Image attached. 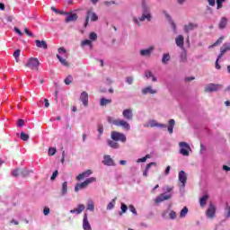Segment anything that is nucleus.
<instances>
[{
  "label": "nucleus",
  "mask_w": 230,
  "mask_h": 230,
  "mask_svg": "<svg viewBox=\"0 0 230 230\" xmlns=\"http://www.w3.org/2000/svg\"><path fill=\"white\" fill-rule=\"evenodd\" d=\"M92 182H96V177H91L86 179L84 182L77 183L75 186V191L77 193V191H80V190H85V188L92 184Z\"/></svg>",
  "instance_id": "nucleus-1"
},
{
  "label": "nucleus",
  "mask_w": 230,
  "mask_h": 230,
  "mask_svg": "<svg viewBox=\"0 0 230 230\" xmlns=\"http://www.w3.org/2000/svg\"><path fill=\"white\" fill-rule=\"evenodd\" d=\"M40 66V62L37 58H30L25 65V67H29L32 71H39V66Z\"/></svg>",
  "instance_id": "nucleus-2"
},
{
  "label": "nucleus",
  "mask_w": 230,
  "mask_h": 230,
  "mask_svg": "<svg viewBox=\"0 0 230 230\" xmlns=\"http://www.w3.org/2000/svg\"><path fill=\"white\" fill-rule=\"evenodd\" d=\"M224 85L220 84H208L205 86V93H217Z\"/></svg>",
  "instance_id": "nucleus-3"
},
{
  "label": "nucleus",
  "mask_w": 230,
  "mask_h": 230,
  "mask_svg": "<svg viewBox=\"0 0 230 230\" xmlns=\"http://www.w3.org/2000/svg\"><path fill=\"white\" fill-rule=\"evenodd\" d=\"M111 139L113 141H120L121 143H127V136L123 133H119L118 131L111 132Z\"/></svg>",
  "instance_id": "nucleus-4"
},
{
  "label": "nucleus",
  "mask_w": 230,
  "mask_h": 230,
  "mask_svg": "<svg viewBox=\"0 0 230 230\" xmlns=\"http://www.w3.org/2000/svg\"><path fill=\"white\" fill-rule=\"evenodd\" d=\"M179 146L181 147L180 154H181V155H184L185 157H188L190 155V152L188 150H191L190 144L186 142H180Z\"/></svg>",
  "instance_id": "nucleus-5"
},
{
  "label": "nucleus",
  "mask_w": 230,
  "mask_h": 230,
  "mask_svg": "<svg viewBox=\"0 0 230 230\" xmlns=\"http://www.w3.org/2000/svg\"><path fill=\"white\" fill-rule=\"evenodd\" d=\"M152 21V15H150V13H143L142 16L140 18H136L133 17V21L135 22V24H137V26H139V22H143L144 21Z\"/></svg>",
  "instance_id": "nucleus-6"
},
{
  "label": "nucleus",
  "mask_w": 230,
  "mask_h": 230,
  "mask_svg": "<svg viewBox=\"0 0 230 230\" xmlns=\"http://www.w3.org/2000/svg\"><path fill=\"white\" fill-rule=\"evenodd\" d=\"M216 213H217V208L215 207V205H213V203H210L208 208L206 211V215L208 218H215Z\"/></svg>",
  "instance_id": "nucleus-7"
},
{
  "label": "nucleus",
  "mask_w": 230,
  "mask_h": 230,
  "mask_svg": "<svg viewBox=\"0 0 230 230\" xmlns=\"http://www.w3.org/2000/svg\"><path fill=\"white\" fill-rule=\"evenodd\" d=\"M89 19H91V21L93 22L98 21V15L93 13V11H88L85 18V22H84L85 28L89 24Z\"/></svg>",
  "instance_id": "nucleus-8"
},
{
  "label": "nucleus",
  "mask_w": 230,
  "mask_h": 230,
  "mask_svg": "<svg viewBox=\"0 0 230 230\" xmlns=\"http://www.w3.org/2000/svg\"><path fill=\"white\" fill-rule=\"evenodd\" d=\"M122 116L127 119V121H132L134 119V113L132 109H126L122 111Z\"/></svg>",
  "instance_id": "nucleus-9"
},
{
  "label": "nucleus",
  "mask_w": 230,
  "mask_h": 230,
  "mask_svg": "<svg viewBox=\"0 0 230 230\" xmlns=\"http://www.w3.org/2000/svg\"><path fill=\"white\" fill-rule=\"evenodd\" d=\"M116 127H121L124 130H130V124L127 122V120H123L120 119H118V121L116 122Z\"/></svg>",
  "instance_id": "nucleus-10"
},
{
  "label": "nucleus",
  "mask_w": 230,
  "mask_h": 230,
  "mask_svg": "<svg viewBox=\"0 0 230 230\" xmlns=\"http://www.w3.org/2000/svg\"><path fill=\"white\" fill-rule=\"evenodd\" d=\"M178 179L181 183L182 188H184V186H186V181H188V176L186 175V172L184 171H180L178 174Z\"/></svg>",
  "instance_id": "nucleus-11"
},
{
  "label": "nucleus",
  "mask_w": 230,
  "mask_h": 230,
  "mask_svg": "<svg viewBox=\"0 0 230 230\" xmlns=\"http://www.w3.org/2000/svg\"><path fill=\"white\" fill-rule=\"evenodd\" d=\"M102 164L105 166H116L114 160L112 158H111V155H106L103 156Z\"/></svg>",
  "instance_id": "nucleus-12"
},
{
  "label": "nucleus",
  "mask_w": 230,
  "mask_h": 230,
  "mask_svg": "<svg viewBox=\"0 0 230 230\" xmlns=\"http://www.w3.org/2000/svg\"><path fill=\"white\" fill-rule=\"evenodd\" d=\"M197 28H199L198 23L190 22V23L184 25L183 29H184L185 33H190V31H193V30H197Z\"/></svg>",
  "instance_id": "nucleus-13"
},
{
  "label": "nucleus",
  "mask_w": 230,
  "mask_h": 230,
  "mask_svg": "<svg viewBox=\"0 0 230 230\" xmlns=\"http://www.w3.org/2000/svg\"><path fill=\"white\" fill-rule=\"evenodd\" d=\"M80 101L82 102L84 107H87V105H89V94L87 93V92H83L81 93Z\"/></svg>",
  "instance_id": "nucleus-14"
},
{
  "label": "nucleus",
  "mask_w": 230,
  "mask_h": 230,
  "mask_svg": "<svg viewBox=\"0 0 230 230\" xmlns=\"http://www.w3.org/2000/svg\"><path fill=\"white\" fill-rule=\"evenodd\" d=\"M83 229L84 230H92L91 223H89V217H87V214L84 215L83 218Z\"/></svg>",
  "instance_id": "nucleus-15"
},
{
  "label": "nucleus",
  "mask_w": 230,
  "mask_h": 230,
  "mask_svg": "<svg viewBox=\"0 0 230 230\" xmlns=\"http://www.w3.org/2000/svg\"><path fill=\"white\" fill-rule=\"evenodd\" d=\"M170 199H172V195L160 194L155 199V203L156 204H161V202H164V200H170Z\"/></svg>",
  "instance_id": "nucleus-16"
},
{
  "label": "nucleus",
  "mask_w": 230,
  "mask_h": 230,
  "mask_svg": "<svg viewBox=\"0 0 230 230\" xmlns=\"http://www.w3.org/2000/svg\"><path fill=\"white\" fill-rule=\"evenodd\" d=\"M90 175H93V171L91 169H88L84 171V172L80 173L76 176V181H80L81 179H85L89 177Z\"/></svg>",
  "instance_id": "nucleus-17"
},
{
  "label": "nucleus",
  "mask_w": 230,
  "mask_h": 230,
  "mask_svg": "<svg viewBox=\"0 0 230 230\" xmlns=\"http://www.w3.org/2000/svg\"><path fill=\"white\" fill-rule=\"evenodd\" d=\"M175 42H176V46H178V48H181V49H184V37L182 35H179L175 39Z\"/></svg>",
  "instance_id": "nucleus-18"
},
{
  "label": "nucleus",
  "mask_w": 230,
  "mask_h": 230,
  "mask_svg": "<svg viewBox=\"0 0 230 230\" xmlns=\"http://www.w3.org/2000/svg\"><path fill=\"white\" fill-rule=\"evenodd\" d=\"M84 209H85V205L79 204L76 208L70 210V213H72V214L76 213L77 215H80V213L84 211Z\"/></svg>",
  "instance_id": "nucleus-19"
},
{
  "label": "nucleus",
  "mask_w": 230,
  "mask_h": 230,
  "mask_svg": "<svg viewBox=\"0 0 230 230\" xmlns=\"http://www.w3.org/2000/svg\"><path fill=\"white\" fill-rule=\"evenodd\" d=\"M152 51H154V47H149L148 49L140 50V55L142 57H150L152 55Z\"/></svg>",
  "instance_id": "nucleus-20"
},
{
  "label": "nucleus",
  "mask_w": 230,
  "mask_h": 230,
  "mask_svg": "<svg viewBox=\"0 0 230 230\" xmlns=\"http://www.w3.org/2000/svg\"><path fill=\"white\" fill-rule=\"evenodd\" d=\"M227 22H229V20L226 17H222L218 24L219 30H226Z\"/></svg>",
  "instance_id": "nucleus-21"
},
{
  "label": "nucleus",
  "mask_w": 230,
  "mask_h": 230,
  "mask_svg": "<svg viewBox=\"0 0 230 230\" xmlns=\"http://www.w3.org/2000/svg\"><path fill=\"white\" fill-rule=\"evenodd\" d=\"M152 166H157V164L155 162H151L146 164V170L143 172V176L144 177H148V170L152 168Z\"/></svg>",
  "instance_id": "nucleus-22"
},
{
  "label": "nucleus",
  "mask_w": 230,
  "mask_h": 230,
  "mask_svg": "<svg viewBox=\"0 0 230 230\" xmlns=\"http://www.w3.org/2000/svg\"><path fill=\"white\" fill-rule=\"evenodd\" d=\"M156 93L157 91L152 89V86H147L142 90V94H155Z\"/></svg>",
  "instance_id": "nucleus-23"
},
{
  "label": "nucleus",
  "mask_w": 230,
  "mask_h": 230,
  "mask_svg": "<svg viewBox=\"0 0 230 230\" xmlns=\"http://www.w3.org/2000/svg\"><path fill=\"white\" fill-rule=\"evenodd\" d=\"M209 199V195L205 194L203 197L199 199V205L201 208H204L206 204H208V200Z\"/></svg>",
  "instance_id": "nucleus-24"
},
{
  "label": "nucleus",
  "mask_w": 230,
  "mask_h": 230,
  "mask_svg": "<svg viewBox=\"0 0 230 230\" xmlns=\"http://www.w3.org/2000/svg\"><path fill=\"white\" fill-rule=\"evenodd\" d=\"M35 42H36L37 48H41L42 49H48V43H46V41L44 40L40 41L39 40H36Z\"/></svg>",
  "instance_id": "nucleus-25"
},
{
  "label": "nucleus",
  "mask_w": 230,
  "mask_h": 230,
  "mask_svg": "<svg viewBox=\"0 0 230 230\" xmlns=\"http://www.w3.org/2000/svg\"><path fill=\"white\" fill-rule=\"evenodd\" d=\"M76 19H78V15L76 13H69L65 19V22H71L73 21H76Z\"/></svg>",
  "instance_id": "nucleus-26"
},
{
  "label": "nucleus",
  "mask_w": 230,
  "mask_h": 230,
  "mask_svg": "<svg viewBox=\"0 0 230 230\" xmlns=\"http://www.w3.org/2000/svg\"><path fill=\"white\" fill-rule=\"evenodd\" d=\"M168 132L169 134H173V127H175V119H171L168 122Z\"/></svg>",
  "instance_id": "nucleus-27"
},
{
  "label": "nucleus",
  "mask_w": 230,
  "mask_h": 230,
  "mask_svg": "<svg viewBox=\"0 0 230 230\" xmlns=\"http://www.w3.org/2000/svg\"><path fill=\"white\" fill-rule=\"evenodd\" d=\"M227 51H229V49H227L226 44H224L223 47H221V49H220V53L217 56L218 58H222V57H224V55H226V53H227Z\"/></svg>",
  "instance_id": "nucleus-28"
},
{
  "label": "nucleus",
  "mask_w": 230,
  "mask_h": 230,
  "mask_svg": "<svg viewBox=\"0 0 230 230\" xmlns=\"http://www.w3.org/2000/svg\"><path fill=\"white\" fill-rule=\"evenodd\" d=\"M149 126L152 127V128H154V127H160L161 128H166V125L159 124L155 120L149 121Z\"/></svg>",
  "instance_id": "nucleus-29"
},
{
  "label": "nucleus",
  "mask_w": 230,
  "mask_h": 230,
  "mask_svg": "<svg viewBox=\"0 0 230 230\" xmlns=\"http://www.w3.org/2000/svg\"><path fill=\"white\" fill-rule=\"evenodd\" d=\"M110 103H112V100L105 99V98L101 99V102H100L101 107H105V106L109 105Z\"/></svg>",
  "instance_id": "nucleus-30"
},
{
  "label": "nucleus",
  "mask_w": 230,
  "mask_h": 230,
  "mask_svg": "<svg viewBox=\"0 0 230 230\" xmlns=\"http://www.w3.org/2000/svg\"><path fill=\"white\" fill-rule=\"evenodd\" d=\"M108 146L114 149L119 148V144H118V141L115 140H108Z\"/></svg>",
  "instance_id": "nucleus-31"
},
{
  "label": "nucleus",
  "mask_w": 230,
  "mask_h": 230,
  "mask_svg": "<svg viewBox=\"0 0 230 230\" xmlns=\"http://www.w3.org/2000/svg\"><path fill=\"white\" fill-rule=\"evenodd\" d=\"M56 57L59 60L60 64H62L66 67H69V63L66 59L62 58L60 55L57 54Z\"/></svg>",
  "instance_id": "nucleus-32"
},
{
  "label": "nucleus",
  "mask_w": 230,
  "mask_h": 230,
  "mask_svg": "<svg viewBox=\"0 0 230 230\" xmlns=\"http://www.w3.org/2000/svg\"><path fill=\"white\" fill-rule=\"evenodd\" d=\"M172 58L170 57V54L169 53H165V54H164L163 55V57H162V62L164 63V64H168V62H170V59H171Z\"/></svg>",
  "instance_id": "nucleus-33"
},
{
  "label": "nucleus",
  "mask_w": 230,
  "mask_h": 230,
  "mask_svg": "<svg viewBox=\"0 0 230 230\" xmlns=\"http://www.w3.org/2000/svg\"><path fill=\"white\" fill-rule=\"evenodd\" d=\"M180 58H181L180 59L181 62H186L188 60L185 49H182V52H181V54L180 56Z\"/></svg>",
  "instance_id": "nucleus-34"
},
{
  "label": "nucleus",
  "mask_w": 230,
  "mask_h": 230,
  "mask_svg": "<svg viewBox=\"0 0 230 230\" xmlns=\"http://www.w3.org/2000/svg\"><path fill=\"white\" fill-rule=\"evenodd\" d=\"M145 75L147 78H152L153 82H157V77L154 76V74L150 70L146 71Z\"/></svg>",
  "instance_id": "nucleus-35"
},
{
  "label": "nucleus",
  "mask_w": 230,
  "mask_h": 230,
  "mask_svg": "<svg viewBox=\"0 0 230 230\" xmlns=\"http://www.w3.org/2000/svg\"><path fill=\"white\" fill-rule=\"evenodd\" d=\"M67 194V181H64L61 188V195Z\"/></svg>",
  "instance_id": "nucleus-36"
},
{
  "label": "nucleus",
  "mask_w": 230,
  "mask_h": 230,
  "mask_svg": "<svg viewBox=\"0 0 230 230\" xmlns=\"http://www.w3.org/2000/svg\"><path fill=\"white\" fill-rule=\"evenodd\" d=\"M118 199V198H114L107 206V209L111 210V209H114V206H116V200Z\"/></svg>",
  "instance_id": "nucleus-37"
},
{
  "label": "nucleus",
  "mask_w": 230,
  "mask_h": 230,
  "mask_svg": "<svg viewBox=\"0 0 230 230\" xmlns=\"http://www.w3.org/2000/svg\"><path fill=\"white\" fill-rule=\"evenodd\" d=\"M167 19H169V22L173 30V31H177V25H175V22H173V20L170 17V15L166 14Z\"/></svg>",
  "instance_id": "nucleus-38"
},
{
  "label": "nucleus",
  "mask_w": 230,
  "mask_h": 230,
  "mask_svg": "<svg viewBox=\"0 0 230 230\" xmlns=\"http://www.w3.org/2000/svg\"><path fill=\"white\" fill-rule=\"evenodd\" d=\"M188 208L184 207L180 212V218H184L188 215Z\"/></svg>",
  "instance_id": "nucleus-39"
},
{
  "label": "nucleus",
  "mask_w": 230,
  "mask_h": 230,
  "mask_svg": "<svg viewBox=\"0 0 230 230\" xmlns=\"http://www.w3.org/2000/svg\"><path fill=\"white\" fill-rule=\"evenodd\" d=\"M20 137H21L22 141H28V139H30V135L22 131L21 134H20Z\"/></svg>",
  "instance_id": "nucleus-40"
},
{
  "label": "nucleus",
  "mask_w": 230,
  "mask_h": 230,
  "mask_svg": "<svg viewBox=\"0 0 230 230\" xmlns=\"http://www.w3.org/2000/svg\"><path fill=\"white\" fill-rule=\"evenodd\" d=\"M87 209L88 211H94V203L93 202L92 199L88 200Z\"/></svg>",
  "instance_id": "nucleus-41"
},
{
  "label": "nucleus",
  "mask_w": 230,
  "mask_h": 230,
  "mask_svg": "<svg viewBox=\"0 0 230 230\" xmlns=\"http://www.w3.org/2000/svg\"><path fill=\"white\" fill-rule=\"evenodd\" d=\"M13 57L15 58V62H19V57H21V49H16L13 52Z\"/></svg>",
  "instance_id": "nucleus-42"
},
{
  "label": "nucleus",
  "mask_w": 230,
  "mask_h": 230,
  "mask_svg": "<svg viewBox=\"0 0 230 230\" xmlns=\"http://www.w3.org/2000/svg\"><path fill=\"white\" fill-rule=\"evenodd\" d=\"M66 85H71L73 84V75H68L66 78L64 80Z\"/></svg>",
  "instance_id": "nucleus-43"
},
{
  "label": "nucleus",
  "mask_w": 230,
  "mask_h": 230,
  "mask_svg": "<svg viewBox=\"0 0 230 230\" xmlns=\"http://www.w3.org/2000/svg\"><path fill=\"white\" fill-rule=\"evenodd\" d=\"M223 41H224V37H220L218 40H217L216 42L213 43V45L209 46V48H215V46H218L222 44Z\"/></svg>",
  "instance_id": "nucleus-44"
},
{
  "label": "nucleus",
  "mask_w": 230,
  "mask_h": 230,
  "mask_svg": "<svg viewBox=\"0 0 230 230\" xmlns=\"http://www.w3.org/2000/svg\"><path fill=\"white\" fill-rule=\"evenodd\" d=\"M52 12H54L55 13H58L59 15H67L68 13L66 12H62L55 7H51Z\"/></svg>",
  "instance_id": "nucleus-45"
},
{
  "label": "nucleus",
  "mask_w": 230,
  "mask_h": 230,
  "mask_svg": "<svg viewBox=\"0 0 230 230\" xmlns=\"http://www.w3.org/2000/svg\"><path fill=\"white\" fill-rule=\"evenodd\" d=\"M107 121H108V123H111V125H115V127H116L118 119H114L113 117H107Z\"/></svg>",
  "instance_id": "nucleus-46"
},
{
  "label": "nucleus",
  "mask_w": 230,
  "mask_h": 230,
  "mask_svg": "<svg viewBox=\"0 0 230 230\" xmlns=\"http://www.w3.org/2000/svg\"><path fill=\"white\" fill-rule=\"evenodd\" d=\"M81 46H90V48H93V43L90 40H84L81 42Z\"/></svg>",
  "instance_id": "nucleus-47"
},
{
  "label": "nucleus",
  "mask_w": 230,
  "mask_h": 230,
  "mask_svg": "<svg viewBox=\"0 0 230 230\" xmlns=\"http://www.w3.org/2000/svg\"><path fill=\"white\" fill-rule=\"evenodd\" d=\"M150 155H146V156L137 160V163H146V159H150Z\"/></svg>",
  "instance_id": "nucleus-48"
},
{
  "label": "nucleus",
  "mask_w": 230,
  "mask_h": 230,
  "mask_svg": "<svg viewBox=\"0 0 230 230\" xmlns=\"http://www.w3.org/2000/svg\"><path fill=\"white\" fill-rule=\"evenodd\" d=\"M20 175H22V177H28V175H30V171L26 169H21Z\"/></svg>",
  "instance_id": "nucleus-49"
},
{
  "label": "nucleus",
  "mask_w": 230,
  "mask_h": 230,
  "mask_svg": "<svg viewBox=\"0 0 230 230\" xmlns=\"http://www.w3.org/2000/svg\"><path fill=\"white\" fill-rule=\"evenodd\" d=\"M11 175H12L13 177H19V175H21V169L13 170V171L11 172Z\"/></svg>",
  "instance_id": "nucleus-50"
},
{
  "label": "nucleus",
  "mask_w": 230,
  "mask_h": 230,
  "mask_svg": "<svg viewBox=\"0 0 230 230\" xmlns=\"http://www.w3.org/2000/svg\"><path fill=\"white\" fill-rule=\"evenodd\" d=\"M58 51L59 55H64L65 57H67V50H66V49L58 48Z\"/></svg>",
  "instance_id": "nucleus-51"
},
{
  "label": "nucleus",
  "mask_w": 230,
  "mask_h": 230,
  "mask_svg": "<svg viewBox=\"0 0 230 230\" xmlns=\"http://www.w3.org/2000/svg\"><path fill=\"white\" fill-rule=\"evenodd\" d=\"M225 209L226 211V218H230V206H229V203L226 202V207Z\"/></svg>",
  "instance_id": "nucleus-52"
},
{
  "label": "nucleus",
  "mask_w": 230,
  "mask_h": 230,
  "mask_svg": "<svg viewBox=\"0 0 230 230\" xmlns=\"http://www.w3.org/2000/svg\"><path fill=\"white\" fill-rule=\"evenodd\" d=\"M89 39L90 40H96L98 39V34H96L95 32H91L89 35Z\"/></svg>",
  "instance_id": "nucleus-53"
},
{
  "label": "nucleus",
  "mask_w": 230,
  "mask_h": 230,
  "mask_svg": "<svg viewBox=\"0 0 230 230\" xmlns=\"http://www.w3.org/2000/svg\"><path fill=\"white\" fill-rule=\"evenodd\" d=\"M55 154H57V148L49 147V155H55Z\"/></svg>",
  "instance_id": "nucleus-54"
},
{
  "label": "nucleus",
  "mask_w": 230,
  "mask_h": 230,
  "mask_svg": "<svg viewBox=\"0 0 230 230\" xmlns=\"http://www.w3.org/2000/svg\"><path fill=\"white\" fill-rule=\"evenodd\" d=\"M169 217H170L171 220H175V218H177V213H175V211L172 210L169 214Z\"/></svg>",
  "instance_id": "nucleus-55"
},
{
  "label": "nucleus",
  "mask_w": 230,
  "mask_h": 230,
  "mask_svg": "<svg viewBox=\"0 0 230 230\" xmlns=\"http://www.w3.org/2000/svg\"><path fill=\"white\" fill-rule=\"evenodd\" d=\"M219 62H220V58H218V57H217L216 63H215V67H216V69H218V70L222 69V66H220Z\"/></svg>",
  "instance_id": "nucleus-56"
},
{
  "label": "nucleus",
  "mask_w": 230,
  "mask_h": 230,
  "mask_svg": "<svg viewBox=\"0 0 230 230\" xmlns=\"http://www.w3.org/2000/svg\"><path fill=\"white\" fill-rule=\"evenodd\" d=\"M120 209H121L122 213H127V209H128V207H127V205H125V203H121Z\"/></svg>",
  "instance_id": "nucleus-57"
},
{
  "label": "nucleus",
  "mask_w": 230,
  "mask_h": 230,
  "mask_svg": "<svg viewBox=\"0 0 230 230\" xmlns=\"http://www.w3.org/2000/svg\"><path fill=\"white\" fill-rule=\"evenodd\" d=\"M126 82L128 84V85H132V84L134 83V78H132V76H128L126 78Z\"/></svg>",
  "instance_id": "nucleus-58"
},
{
  "label": "nucleus",
  "mask_w": 230,
  "mask_h": 230,
  "mask_svg": "<svg viewBox=\"0 0 230 230\" xmlns=\"http://www.w3.org/2000/svg\"><path fill=\"white\" fill-rule=\"evenodd\" d=\"M97 130H98L100 136H102V134H103V125H102V124L98 125Z\"/></svg>",
  "instance_id": "nucleus-59"
},
{
  "label": "nucleus",
  "mask_w": 230,
  "mask_h": 230,
  "mask_svg": "<svg viewBox=\"0 0 230 230\" xmlns=\"http://www.w3.org/2000/svg\"><path fill=\"white\" fill-rule=\"evenodd\" d=\"M129 210L131 211V213H133V215H137V211L136 210V208L133 205L129 206Z\"/></svg>",
  "instance_id": "nucleus-60"
},
{
  "label": "nucleus",
  "mask_w": 230,
  "mask_h": 230,
  "mask_svg": "<svg viewBox=\"0 0 230 230\" xmlns=\"http://www.w3.org/2000/svg\"><path fill=\"white\" fill-rule=\"evenodd\" d=\"M24 32L28 35V37H33V33H31V31H30V29L25 28Z\"/></svg>",
  "instance_id": "nucleus-61"
},
{
  "label": "nucleus",
  "mask_w": 230,
  "mask_h": 230,
  "mask_svg": "<svg viewBox=\"0 0 230 230\" xmlns=\"http://www.w3.org/2000/svg\"><path fill=\"white\" fill-rule=\"evenodd\" d=\"M58 175V171H55V172H53L51 178H50L51 181H55V179H57Z\"/></svg>",
  "instance_id": "nucleus-62"
},
{
  "label": "nucleus",
  "mask_w": 230,
  "mask_h": 230,
  "mask_svg": "<svg viewBox=\"0 0 230 230\" xmlns=\"http://www.w3.org/2000/svg\"><path fill=\"white\" fill-rule=\"evenodd\" d=\"M14 31H15L16 33H18V35H19L20 37H22L23 33H22V31H21V30H19V28L14 27Z\"/></svg>",
  "instance_id": "nucleus-63"
},
{
  "label": "nucleus",
  "mask_w": 230,
  "mask_h": 230,
  "mask_svg": "<svg viewBox=\"0 0 230 230\" xmlns=\"http://www.w3.org/2000/svg\"><path fill=\"white\" fill-rule=\"evenodd\" d=\"M49 208H45L44 209H43V215H45V216H48V215H49Z\"/></svg>",
  "instance_id": "nucleus-64"
}]
</instances>
